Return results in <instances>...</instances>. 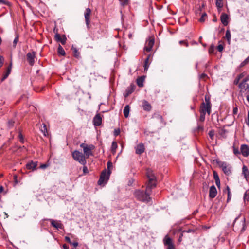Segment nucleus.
Here are the masks:
<instances>
[{"instance_id":"obj_1","label":"nucleus","mask_w":249,"mask_h":249,"mask_svg":"<svg viewBox=\"0 0 249 249\" xmlns=\"http://www.w3.org/2000/svg\"><path fill=\"white\" fill-rule=\"evenodd\" d=\"M151 193L146 189L144 190H136L134 195L135 198L139 201L142 202H149L151 198L150 197Z\"/></svg>"},{"instance_id":"obj_2","label":"nucleus","mask_w":249,"mask_h":249,"mask_svg":"<svg viewBox=\"0 0 249 249\" xmlns=\"http://www.w3.org/2000/svg\"><path fill=\"white\" fill-rule=\"evenodd\" d=\"M72 157L74 160L78 162L83 165H85L87 161L83 154L78 150H74L72 152Z\"/></svg>"},{"instance_id":"obj_3","label":"nucleus","mask_w":249,"mask_h":249,"mask_svg":"<svg viewBox=\"0 0 249 249\" xmlns=\"http://www.w3.org/2000/svg\"><path fill=\"white\" fill-rule=\"evenodd\" d=\"M80 146L83 149V155L86 159H88L89 156L93 155L92 150L95 148L94 145H88L83 143L80 144Z\"/></svg>"},{"instance_id":"obj_4","label":"nucleus","mask_w":249,"mask_h":249,"mask_svg":"<svg viewBox=\"0 0 249 249\" xmlns=\"http://www.w3.org/2000/svg\"><path fill=\"white\" fill-rule=\"evenodd\" d=\"M219 166L226 175L229 176L231 174L232 166L229 163L226 162H219Z\"/></svg>"},{"instance_id":"obj_5","label":"nucleus","mask_w":249,"mask_h":249,"mask_svg":"<svg viewBox=\"0 0 249 249\" xmlns=\"http://www.w3.org/2000/svg\"><path fill=\"white\" fill-rule=\"evenodd\" d=\"M110 174V171L109 170L107 172L106 170L103 171L98 181V184L101 185L104 182L106 183L109 179Z\"/></svg>"},{"instance_id":"obj_6","label":"nucleus","mask_w":249,"mask_h":249,"mask_svg":"<svg viewBox=\"0 0 249 249\" xmlns=\"http://www.w3.org/2000/svg\"><path fill=\"white\" fill-rule=\"evenodd\" d=\"M211 104L210 101V96L206 94L205 96V101H203L201 104L200 109H211Z\"/></svg>"},{"instance_id":"obj_7","label":"nucleus","mask_w":249,"mask_h":249,"mask_svg":"<svg viewBox=\"0 0 249 249\" xmlns=\"http://www.w3.org/2000/svg\"><path fill=\"white\" fill-rule=\"evenodd\" d=\"M154 44V38L153 37H149L146 41L144 51L147 52H150Z\"/></svg>"},{"instance_id":"obj_8","label":"nucleus","mask_w":249,"mask_h":249,"mask_svg":"<svg viewBox=\"0 0 249 249\" xmlns=\"http://www.w3.org/2000/svg\"><path fill=\"white\" fill-rule=\"evenodd\" d=\"M163 242L164 245L167 247V249H175L172 239L167 235L165 237Z\"/></svg>"},{"instance_id":"obj_9","label":"nucleus","mask_w":249,"mask_h":249,"mask_svg":"<svg viewBox=\"0 0 249 249\" xmlns=\"http://www.w3.org/2000/svg\"><path fill=\"white\" fill-rule=\"evenodd\" d=\"M240 92L243 93H247L249 91V85L246 81L243 80L239 85Z\"/></svg>"},{"instance_id":"obj_10","label":"nucleus","mask_w":249,"mask_h":249,"mask_svg":"<svg viewBox=\"0 0 249 249\" xmlns=\"http://www.w3.org/2000/svg\"><path fill=\"white\" fill-rule=\"evenodd\" d=\"M103 115L100 113H97L94 117L92 122L95 126H99L101 125Z\"/></svg>"},{"instance_id":"obj_11","label":"nucleus","mask_w":249,"mask_h":249,"mask_svg":"<svg viewBox=\"0 0 249 249\" xmlns=\"http://www.w3.org/2000/svg\"><path fill=\"white\" fill-rule=\"evenodd\" d=\"M91 14V11L90 9L89 8H86L84 13V17L85 18L86 24L88 28L89 27V25L90 22V17Z\"/></svg>"},{"instance_id":"obj_12","label":"nucleus","mask_w":249,"mask_h":249,"mask_svg":"<svg viewBox=\"0 0 249 249\" xmlns=\"http://www.w3.org/2000/svg\"><path fill=\"white\" fill-rule=\"evenodd\" d=\"M36 57V53L32 52L28 53L27 54V61L31 66H33L35 63V59Z\"/></svg>"},{"instance_id":"obj_13","label":"nucleus","mask_w":249,"mask_h":249,"mask_svg":"<svg viewBox=\"0 0 249 249\" xmlns=\"http://www.w3.org/2000/svg\"><path fill=\"white\" fill-rule=\"evenodd\" d=\"M12 68V62H10L9 66L7 67L6 70L3 72L2 78H1V81H4L9 75L11 72Z\"/></svg>"},{"instance_id":"obj_14","label":"nucleus","mask_w":249,"mask_h":249,"mask_svg":"<svg viewBox=\"0 0 249 249\" xmlns=\"http://www.w3.org/2000/svg\"><path fill=\"white\" fill-rule=\"evenodd\" d=\"M135 86L133 84H131L126 89L125 92L124 93V96L126 98L128 97L130 94H131L133 92L135 89Z\"/></svg>"},{"instance_id":"obj_15","label":"nucleus","mask_w":249,"mask_h":249,"mask_svg":"<svg viewBox=\"0 0 249 249\" xmlns=\"http://www.w3.org/2000/svg\"><path fill=\"white\" fill-rule=\"evenodd\" d=\"M217 194V191L216 187L214 185L210 187L209 189V196L210 198H214Z\"/></svg>"},{"instance_id":"obj_16","label":"nucleus","mask_w":249,"mask_h":249,"mask_svg":"<svg viewBox=\"0 0 249 249\" xmlns=\"http://www.w3.org/2000/svg\"><path fill=\"white\" fill-rule=\"evenodd\" d=\"M51 224V225L57 229H61L63 228V225L60 222L57 221L53 219H50L49 220Z\"/></svg>"},{"instance_id":"obj_17","label":"nucleus","mask_w":249,"mask_h":249,"mask_svg":"<svg viewBox=\"0 0 249 249\" xmlns=\"http://www.w3.org/2000/svg\"><path fill=\"white\" fill-rule=\"evenodd\" d=\"M220 19L222 23L227 26L229 23V17L227 14L223 13L221 15Z\"/></svg>"},{"instance_id":"obj_18","label":"nucleus","mask_w":249,"mask_h":249,"mask_svg":"<svg viewBox=\"0 0 249 249\" xmlns=\"http://www.w3.org/2000/svg\"><path fill=\"white\" fill-rule=\"evenodd\" d=\"M242 154L244 157H247L249 155V147L246 144H243L241 146Z\"/></svg>"},{"instance_id":"obj_19","label":"nucleus","mask_w":249,"mask_h":249,"mask_svg":"<svg viewBox=\"0 0 249 249\" xmlns=\"http://www.w3.org/2000/svg\"><path fill=\"white\" fill-rule=\"evenodd\" d=\"M146 176L148 178V180H156V178L153 173V171L150 169H147L146 170Z\"/></svg>"},{"instance_id":"obj_20","label":"nucleus","mask_w":249,"mask_h":249,"mask_svg":"<svg viewBox=\"0 0 249 249\" xmlns=\"http://www.w3.org/2000/svg\"><path fill=\"white\" fill-rule=\"evenodd\" d=\"M135 149L136 153L138 155L142 154L145 150V147L143 143H140L137 145Z\"/></svg>"},{"instance_id":"obj_21","label":"nucleus","mask_w":249,"mask_h":249,"mask_svg":"<svg viewBox=\"0 0 249 249\" xmlns=\"http://www.w3.org/2000/svg\"><path fill=\"white\" fill-rule=\"evenodd\" d=\"M55 38L57 41L60 42L62 45H64L66 42L67 39L65 36L61 37L59 34L57 33L55 35Z\"/></svg>"},{"instance_id":"obj_22","label":"nucleus","mask_w":249,"mask_h":249,"mask_svg":"<svg viewBox=\"0 0 249 249\" xmlns=\"http://www.w3.org/2000/svg\"><path fill=\"white\" fill-rule=\"evenodd\" d=\"M156 186V180H148V182L146 186V189L147 191L151 193V189L155 187Z\"/></svg>"},{"instance_id":"obj_23","label":"nucleus","mask_w":249,"mask_h":249,"mask_svg":"<svg viewBox=\"0 0 249 249\" xmlns=\"http://www.w3.org/2000/svg\"><path fill=\"white\" fill-rule=\"evenodd\" d=\"M37 166V162L33 161L28 163L26 165L27 169L32 170H36Z\"/></svg>"},{"instance_id":"obj_24","label":"nucleus","mask_w":249,"mask_h":249,"mask_svg":"<svg viewBox=\"0 0 249 249\" xmlns=\"http://www.w3.org/2000/svg\"><path fill=\"white\" fill-rule=\"evenodd\" d=\"M206 112H207L209 115L211 113V110H200L199 121L202 122L204 121L205 118V116Z\"/></svg>"},{"instance_id":"obj_25","label":"nucleus","mask_w":249,"mask_h":249,"mask_svg":"<svg viewBox=\"0 0 249 249\" xmlns=\"http://www.w3.org/2000/svg\"><path fill=\"white\" fill-rule=\"evenodd\" d=\"M151 57V54H149L144 61V71H146L149 67L150 63L149 62V60Z\"/></svg>"},{"instance_id":"obj_26","label":"nucleus","mask_w":249,"mask_h":249,"mask_svg":"<svg viewBox=\"0 0 249 249\" xmlns=\"http://www.w3.org/2000/svg\"><path fill=\"white\" fill-rule=\"evenodd\" d=\"M71 50H72L73 56L76 58H79L80 52L78 51V50L73 46L71 47Z\"/></svg>"},{"instance_id":"obj_27","label":"nucleus","mask_w":249,"mask_h":249,"mask_svg":"<svg viewBox=\"0 0 249 249\" xmlns=\"http://www.w3.org/2000/svg\"><path fill=\"white\" fill-rule=\"evenodd\" d=\"M40 126V130L45 136L48 135V131L47 126L45 124H43Z\"/></svg>"},{"instance_id":"obj_28","label":"nucleus","mask_w":249,"mask_h":249,"mask_svg":"<svg viewBox=\"0 0 249 249\" xmlns=\"http://www.w3.org/2000/svg\"><path fill=\"white\" fill-rule=\"evenodd\" d=\"M224 193L227 194V201L228 202L231 199V194L230 192V190L228 186H227L226 188L224 191Z\"/></svg>"},{"instance_id":"obj_29","label":"nucleus","mask_w":249,"mask_h":249,"mask_svg":"<svg viewBox=\"0 0 249 249\" xmlns=\"http://www.w3.org/2000/svg\"><path fill=\"white\" fill-rule=\"evenodd\" d=\"M57 52L59 55L64 56L65 55V52L63 47L59 45L58 47Z\"/></svg>"},{"instance_id":"obj_30","label":"nucleus","mask_w":249,"mask_h":249,"mask_svg":"<svg viewBox=\"0 0 249 249\" xmlns=\"http://www.w3.org/2000/svg\"><path fill=\"white\" fill-rule=\"evenodd\" d=\"M144 79L142 77H139L137 79V84L140 87H143V83Z\"/></svg>"},{"instance_id":"obj_31","label":"nucleus","mask_w":249,"mask_h":249,"mask_svg":"<svg viewBox=\"0 0 249 249\" xmlns=\"http://www.w3.org/2000/svg\"><path fill=\"white\" fill-rule=\"evenodd\" d=\"M118 145L115 142H113L111 144V151L113 154L116 152V149L117 148Z\"/></svg>"},{"instance_id":"obj_32","label":"nucleus","mask_w":249,"mask_h":249,"mask_svg":"<svg viewBox=\"0 0 249 249\" xmlns=\"http://www.w3.org/2000/svg\"><path fill=\"white\" fill-rule=\"evenodd\" d=\"M244 76V74L243 73L239 74L234 80V84L237 85L239 83L240 80Z\"/></svg>"},{"instance_id":"obj_33","label":"nucleus","mask_w":249,"mask_h":249,"mask_svg":"<svg viewBox=\"0 0 249 249\" xmlns=\"http://www.w3.org/2000/svg\"><path fill=\"white\" fill-rule=\"evenodd\" d=\"M242 174L246 178L249 176V171L247 167L246 166H243L242 168Z\"/></svg>"},{"instance_id":"obj_34","label":"nucleus","mask_w":249,"mask_h":249,"mask_svg":"<svg viewBox=\"0 0 249 249\" xmlns=\"http://www.w3.org/2000/svg\"><path fill=\"white\" fill-rule=\"evenodd\" d=\"M143 107L144 109H150L151 108L150 104L145 100L143 102Z\"/></svg>"},{"instance_id":"obj_35","label":"nucleus","mask_w":249,"mask_h":249,"mask_svg":"<svg viewBox=\"0 0 249 249\" xmlns=\"http://www.w3.org/2000/svg\"><path fill=\"white\" fill-rule=\"evenodd\" d=\"M18 41H19V36L18 34H17V35H16V36L15 37V38L13 42L12 46H13V48H15L16 47L17 43L18 42Z\"/></svg>"},{"instance_id":"obj_36","label":"nucleus","mask_w":249,"mask_h":249,"mask_svg":"<svg viewBox=\"0 0 249 249\" xmlns=\"http://www.w3.org/2000/svg\"><path fill=\"white\" fill-rule=\"evenodd\" d=\"M225 37L227 38L229 43L230 42L231 35L229 30H227L226 32Z\"/></svg>"},{"instance_id":"obj_37","label":"nucleus","mask_w":249,"mask_h":249,"mask_svg":"<svg viewBox=\"0 0 249 249\" xmlns=\"http://www.w3.org/2000/svg\"><path fill=\"white\" fill-rule=\"evenodd\" d=\"M15 121L13 120H9L7 122V126L9 128H11L14 125Z\"/></svg>"},{"instance_id":"obj_38","label":"nucleus","mask_w":249,"mask_h":249,"mask_svg":"<svg viewBox=\"0 0 249 249\" xmlns=\"http://www.w3.org/2000/svg\"><path fill=\"white\" fill-rule=\"evenodd\" d=\"M213 177L215 179V184L218 186V174L215 171H213Z\"/></svg>"},{"instance_id":"obj_39","label":"nucleus","mask_w":249,"mask_h":249,"mask_svg":"<svg viewBox=\"0 0 249 249\" xmlns=\"http://www.w3.org/2000/svg\"><path fill=\"white\" fill-rule=\"evenodd\" d=\"M244 200L245 202L247 201L249 202V192H246L244 196Z\"/></svg>"},{"instance_id":"obj_40","label":"nucleus","mask_w":249,"mask_h":249,"mask_svg":"<svg viewBox=\"0 0 249 249\" xmlns=\"http://www.w3.org/2000/svg\"><path fill=\"white\" fill-rule=\"evenodd\" d=\"M207 17V15L206 13H203L201 18H199V21L200 22H203L205 21V19Z\"/></svg>"},{"instance_id":"obj_41","label":"nucleus","mask_w":249,"mask_h":249,"mask_svg":"<svg viewBox=\"0 0 249 249\" xmlns=\"http://www.w3.org/2000/svg\"><path fill=\"white\" fill-rule=\"evenodd\" d=\"M18 138H19V141L23 143H24V138H23V136L21 133V131L20 130L19 132V134H18Z\"/></svg>"},{"instance_id":"obj_42","label":"nucleus","mask_w":249,"mask_h":249,"mask_svg":"<svg viewBox=\"0 0 249 249\" xmlns=\"http://www.w3.org/2000/svg\"><path fill=\"white\" fill-rule=\"evenodd\" d=\"M248 63H249V56L241 63L240 66L243 67L245 66L246 64H247Z\"/></svg>"},{"instance_id":"obj_43","label":"nucleus","mask_w":249,"mask_h":249,"mask_svg":"<svg viewBox=\"0 0 249 249\" xmlns=\"http://www.w3.org/2000/svg\"><path fill=\"white\" fill-rule=\"evenodd\" d=\"M209 136L211 140H214V132L213 130H211L209 132Z\"/></svg>"},{"instance_id":"obj_44","label":"nucleus","mask_w":249,"mask_h":249,"mask_svg":"<svg viewBox=\"0 0 249 249\" xmlns=\"http://www.w3.org/2000/svg\"><path fill=\"white\" fill-rule=\"evenodd\" d=\"M214 46L213 44L211 45L209 49V53L210 54H214Z\"/></svg>"},{"instance_id":"obj_45","label":"nucleus","mask_w":249,"mask_h":249,"mask_svg":"<svg viewBox=\"0 0 249 249\" xmlns=\"http://www.w3.org/2000/svg\"><path fill=\"white\" fill-rule=\"evenodd\" d=\"M122 5H126L129 3V0H119Z\"/></svg>"},{"instance_id":"obj_46","label":"nucleus","mask_w":249,"mask_h":249,"mask_svg":"<svg viewBox=\"0 0 249 249\" xmlns=\"http://www.w3.org/2000/svg\"><path fill=\"white\" fill-rule=\"evenodd\" d=\"M179 43L180 45H184L186 47L188 46V43L187 40H181L179 42Z\"/></svg>"},{"instance_id":"obj_47","label":"nucleus","mask_w":249,"mask_h":249,"mask_svg":"<svg viewBox=\"0 0 249 249\" xmlns=\"http://www.w3.org/2000/svg\"><path fill=\"white\" fill-rule=\"evenodd\" d=\"M241 225H242V230H244V227L245 226V219L243 218L240 222Z\"/></svg>"},{"instance_id":"obj_48","label":"nucleus","mask_w":249,"mask_h":249,"mask_svg":"<svg viewBox=\"0 0 249 249\" xmlns=\"http://www.w3.org/2000/svg\"><path fill=\"white\" fill-rule=\"evenodd\" d=\"M4 57L0 55V68L3 66L4 63Z\"/></svg>"},{"instance_id":"obj_49","label":"nucleus","mask_w":249,"mask_h":249,"mask_svg":"<svg viewBox=\"0 0 249 249\" xmlns=\"http://www.w3.org/2000/svg\"><path fill=\"white\" fill-rule=\"evenodd\" d=\"M197 129L198 132L199 131H202L203 130V126L201 124H200L199 123H198V126L197 127Z\"/></svg>"},{"instance_id":"obj_50","label":"nucleus","mask_w":249,"mask_h":249,"mask_svg":"<svg viewBox=\"0 0 249 249\" xmlns=\"http://www.w3.org/2000/svg\"><path fill=\"white\" fill-rule=\"evenodd\" d=\"M130 110H124V114L125 118H127L129 116Z\"/></svg>"},{"instance_id":"obj_51","label":"nucleus","mask_w":249,"mask_h":249,"mask_svg":"<svg viewBox=\"0 0 249 249\" xmlns=\"http://www.w3.org/2000/svg\"><path fill=\"white\" fill-rule=\"evenodd\" d=\"M120 129H115L114 132V134L115 136H118L120 134Z\"/></svg>"},{"instance_id":"obj_52","label":"nucleus","mask_w":249,"mask_h":249,"mask_svg":"<svg viewBox=\"0 0 249 249\" xmlns=\"http://www.w3.org/2000/svg\"><path fill=\"white\" fill-rule=\"evenodd\" d=\"M112 166V164L111 161H108L107 163V167L108 169H109Z\"/></svg>"},{"instance_id":"obj_53","label":"nucleus","mask_w":249,"mask_h":249,"mask_svg":"<svg viewBox=\"0 0 249 249\" xmlns=\"http://www.w3.org/2000/svg\"><path fill=\"white\" fill-rule=\"evenodd\" d=\"M65 240H66L67 242L69 243L70 244H71V239H70V237H69L68 236H66V237H65Z\"/></svg>"},{"instance_id":"obj_54","label":"nucleus","mask_w":249,"mask_h":249,"mask_svg":"<svg viewBox=\"0 0 249 249\" xmlns=\"http://www.w3.org/2000/svg\"><path fill=\"white\" fill-rule=\"evenodd\" d=\"M48 165L46 164H43L40 165V168L41 169H45V168H47L48 167Z\"/></svg>"},{"instance_id":"obj_55","label":"nucleus","mask_w":249,"mask_h":249,"mask_svg":"<svg viewBox=\"0 0 249 249\" xmlns=\"http://www.w3.org/2000/svg\"><path fill=\"white\" fill-rule=\"evenodd\" d=\"M84 166L83 167V171L84 172V173H88V168L86 166H85V165H84Z\"/></svg>"},{"instance_id":"obj_56","label":"nucleus","mask_w":249,"mask_h":249,"mask_svg":"<svg viewBox=\"0 0 249 249\" xmlns=\"http://www.w3.org/2000/svg\"><path fill=\"white\" fill-rule=\"evenodd\" d=\"M223 49V46L222 44H219V52L222 51Z\"/></svg>"},{"instance_id":"obj_57","label":"nucleus","mask_w":249,"mask_h":249,"mask_svg":"<svg viewBox=\"0 0 249 249\" xmlns=\"http://www.w3.org/2000/svg\"><path fill=\"white\" fill-rule=\"evenodd\" d=\"M7 3H8V2L4 0H0V4H7Z\"/></svg>"},{"instance_id":"obj_58","label":"nucleus","mask_w":249,"mask_h":249,"mask_svg":"<svg viewBox=\"0 0 249 249\" xmlns=\"http://www.w3.org/2000/svg\"><path fill=\"white\" fill-rule=\"evenodd\" d=\"M71 244H72L75 248H76L78 245V243L77 242H71Z\"/></svg>"},{"instance_id":"obj_59","label":"nucleus","mask_w":249,"mask_h":249,"mask_svg":"<svg viewBox=\"0 0 249 249\" xmlns=\"http://www.w3.org/2000/svg\"><path fill=\"white\" fill-rule=\"evenodd\" d=\"M194 231L193 230H191V229H189L188 230H187V231H185V230H184L182 231V232H187V233H189V232H193Z\"/></svg>"},{"instance_id":"obj_60","label":"nucleus","mask_w":249,"mask_h":249,"mask_svg":"<svg viewBox=\"0 0 249 249\" xmlns=\"http://www.w3.org/2000/svg\"><path fill=\"white\" fill-rule=\"evenodd\" d=\"M183 232H182V233H181L180 235V236H179V238H178V241H179V242H180L182 241V237H183Z\"/></svg>"},{"instance_id":"obj_61","label":"nucleus","mask_w":249,"mask_h":249,"mask_svg":"<svg viewBox=\"0 0 249 249\" xmlns=\"http://www.w3.org/2000/svg\"><path fill=\"white\" fill-rule=\"evenodd\" d=\"M238 218V217H236L235 220H234V221L233 223V227L235 228L236 227V221H237Z\"/></svg>"},{"instance_id":"obj_62","label":"nucleus","mask_w":249,"mask_h":249,"mask_svg":"<svg viewBox=\"0 0 249 249\" xmlns=\"http://www.w3.org/2000/svg\"><path fill=\"white\" fill-rule=\"evenodd\" d=\"M63 249H69V247L67 245L65 244L63 245Z\"/></svg>"},{"instance_id":"obj_63","label":"nucleus","mask_w":249,"mask_h":249,"mask_svg":"<svg viewBox=\"0 0 249 249\" xmlns=\"http://www.w3.org/2000/svg\"><path fill=\"white\" fill-rule=\"evenodd\" d=\"M247 124L249 126V111L248 112V121H247Z\"/></svg>"},{"instance_id":"obj_64","label":"nucleus","mask_w":249,"mask_h":249,"mask_svg":"<svg viewBox=\"0 0 249 249\" xmlns=\"http://www.w3.org/2000/svg\"><path fill=\"white\" fill-rule=\"evenodd\" d=\"M206 76V74L203 73L200 75V78L202 79H204Z\"/></svg>"}]
</instances>
